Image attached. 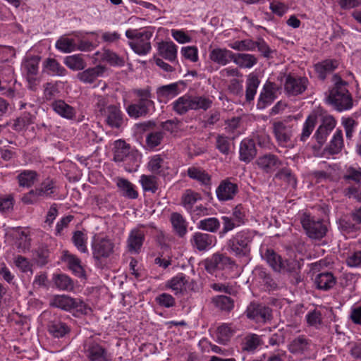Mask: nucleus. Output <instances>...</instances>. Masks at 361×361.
<instances>
[{
  "label": "nucleus",
  "instance_id": "1",
  "mask_svg": "<svg viewBox=\"0 0 361 361\" xmlns=\"http://www.w3.org/2000/svg\"><path fill=\"white\" fill-rule=\"evenodd\" d=\"M109 99L108 96L94 95V113L97 117H103L109 127L120 128L123 123V114L119 106L109 104Z\"/></svg>",
  "mask_w": 361,
  "mask_h": 361
},
{
  "label": "nucleus",
  "instance_id": "2",
  "mask_svg": "<svg viewBox=\"0 0 361 361\" xmlns=\"http://www.w3.org/2000/svg\"><path fill=\"white\" fill-rule=\"evenodd\" d=\"M255 234L256 231L250 229H243L237 232L226 242L227 250L235 257L248 256Z\"/></svg>",
  "mask_w": 361,
  "mask_h": 361
},
{
  "label": "nucleus",
  "instance_id": "3",
  "mask_svg": "<svg viewBox=\"0 0 361 361\" xmlns=\"http://www.w3.org/2000/svg\"><path fill=\"white\" fill-rule=\"evenodd\" d=\"M126 36L128 39H132L128 42L130 48L138 55L147 54L152 49L150 39L152 37V32L145 30L138 32L137 30H127Z\"/></svg>",
  "mask_w": 361,
  "mask_h": 361
},
{
  "label": "nucleus",
  "instance_id": "4",
  "mask_svg": "<svg viewBox=\"0 0 361 361\" xmlns=\"http://www.w3.org/2000/svg\"><path fill=\"white\" fill-rule=\"evenodd\" d=\"M83 352L90 361H112L111 354L101 344L100 339L94 336L84 341Z\"/></svg>",
  "mask_w": 361,
  "mask_h": 361
},
{
  "label": "nucleus",
  "instance_id": "5",
  "mask_svg": "<svg viewBox=\"0 0 361 361\" xmlns=\"http://www.w3.org/2000/svg\"><path fill=\"white\" fill-rule=\"evenodd\" d=\"M300 223L307 236L312 239L320 240L323 238L328 231L327 226L323 220L316 219L307 213H303L301 215Z\"/></svg>",
  "mask_w": 361,
  "mask_h": 361
},
{
  "label": "nucleus",
  "instance_id": "6",
  "mask_svg": "<svg viewBox=\"0 0 361 361\" xmlns=\"http://www.w3.org/2000/svg\"><path fill=\"white\" fill-rule=\"evenodd\" d=\"M327 101L338 111L349 110L353 106L352 95L346 87H332Z\"/></svg>",
  "mask_w": 361,
  "mask_h": 361
},
{
  "label": "nucleus",
  "instance_id": "7",
  "mask_svg": "<svg viewBox=\"0 0 361 361\" xmlns=\"http://www.w3.org/2000/svg\"><path fill=\"white\" fill-rule=\"evenodd\" d=\"M49 305L65 311L75 310L87 314L88 307L80 298H73L66 295H56L49 300Z\"/></svg>",
  "mask_w": 361,
  "mask_h": 361
},
{
  "label": "nucleus",
  "instance_id": "8",
  "mask_svg": "<svg viewBox=\"0 0 361 361\" xmlns=\"http://www.w3.org/2000/svg\"><path fill=\"white\" fill-rule=\"evenodd\" d=\"M273 133L277 142L284 147L292 145L294 124L288 119L275 121L273 123Z\"/></svg>",
  "mask_w": 361,
  "mask_h": 361
},
{
  "label": "nucleus",
  "instance_id": "9",
  "mask_svg": "<svg viewBox=\"0 0 361 361\" xmlns=\"http://www.w3.org/2000/svg\"><path fill=\"white\" fill-rule=\"evenodd\" d=\"M114 243L107 236H94L92 243L93 257L96 260L109 257L113 252Z\"/></svg>",
  "mask_w": 361,
  "mask_h": 361
},
{
  "label": "nucleus",
  "instance_id": "10",
  "mask_svg": "<svg viewBox=\"0 0 361 361\" xmlns=\"http://www.w3.org/2000/svg\"><path fill=\"white\" fill-rule=\"evenodd\" d=\"M309 84L307 77L288 75L286 77L284 90L288 97L298 96L306 91Z\"/></svg>",
  "mask_w": 361,
  "mask_h": 361
},
{
  "label": "nucleus",
  "instance_id": "11",
  "mask_svg": "<svg viewBox=\"0 0 361 361\" xmlns=\"http://www.w3.org/2000/svg\"><path fill=\"white\" fill-rule=\"evenodd\" d=\"M245 314L247 318L257 322L266 323L272 319L271 309L263 304L251 302L247 306Z\"/></svg>",
  "mask_w": 361,
  "mask_h": 361
},
{
  "label": "nucleus",
  "instance_id": "12",
  "mask_svg": "<svg viewBox=\"0 0 361 361\" xmlns=\"http://www.w3.org/2000/svg\"><path fill=\"white\" fill-rule=\"evenodd\" d=\"M279 90V87L276 83L267 80L260 92L257 104V109H264L271 105L276 99Z\"/></svg>",
  "mask_w": 361,
  "mask_h": 361
},
{
  "label": "nucleus",
  "instance_id": "13",
  "mask_svg": "<svg viewBox=\"0 0 361 361\" xmlns=\"http://www.w3.org/2000/svg\"><path fill=\"white\" fill-rule=\"evenodd\" d=\"M287 347L288 351L294 355H305L311 351L312 341L305 335H299L293 338Z\"/></svg>",
  "mask_w": 361,
  "mask_h": 361
},
{
  "label": "nucleus",
  "instance_id": "14",
  "mask_svg": "<svg viewBox=\"0 0 361 361\" xmlns=\"http://www.w3.org/2000/svg\"><path fill=\"white\" fill-rule=\"evenodd\" d=\"M143 227V225H140L133 228L129 233L126 244L128 251L130 254H138L141 250L145 238V232L142 229Z\"/></svg>",
  "mask_w": 361,
  "mask_h": 361
},
{
  "label": "nucleus",
  "instance_id": "15",
  "mask_svg": "<svg viewBox=\"0 0 361 361\" xmlns=\"http://www.w3.org/2000/svg\"><path fill=\"white\" fill-rule=\"evenodd\" d=\"M336 125V121L333 116H324L322 118L321 124L317 129L314 137L319 145H323L330 133L334 129Z\"/></svg>",
  "mask_w": 361,
  "mask_h": 361
},
{
  "label": "nucleus",
  "instance_id": "16",
  "mask_svg": "<svg viewBox=\"0 0 361 361\" xmlns=\"http://www.w3.org/2000/svg\"><path fill=\"white\" fill-rule=\"evenodd\" d=\"M185 87V82L183 80H179L178 82L158 87L157 94L158 97L161 99L170 100L183 92Z\"/></svg>",
  "mask_w": 361,
  "mask_h": 361
},
{
  "label": "nucleus",
  "instance_id": "17",
  "mask_svg": "<svg viewBox=\"0 0 361 361\" xmlns=\"http://www.w3.org/2000/svg\"><path fill=\"white\" fill-rule=\"evenodd\" d=\"M216 242V238L214 235L199 231L194 233L190 239L192 247L200 252L209 250Z\"/></svg>",
  "mask_w": 361,
  "mask_h": 361
},
{
  "label": "nucleus",
  "instance_id": "18",
  "mask_svg": "<svg viewBox=\"0 0 361 361\" xmlns=\"http://www.w3.org/2000/svg\"><path fill=\"white\" fill-rule=\"evenodd\" d=\"M281 272L287 273L292 277L291 282L298 285L302 281L300 275V263L296 259H283L281 265Z\"/></svg>",
  "mask_w": 361,
  "mask_h": 361
},
{
  "label": "nucleus",
  "instance_id": "19",
  "mask_svg": "<svg viewBox=\"0 0 361 361\" xmlns=\"http://www.w3.org/2000/svg\"><path fill=\"white\" fill-rule=\"evenodd\" d=\"M339 62L336 59H328L318 62L314 65V68L319 79L324 80L327 75L338 68Z\"/></svg>",
  "mask_w": 361,
  "mask_h": 361
},
{
  "label": "nucleus",
  "instance_id": "20",
  "mask_svg": "<svg viewBox=\"0 0 361 361\" xmlns=\"http://www.w3.org/2000/svg\"><path fill=\"white\" fill-rule=\"evenodd\" d=\"M238 191V185L228 180L222 181L216 190V196L220 201L233 199Z\"/></svg>",
  "mask_w": 361,
  "mask_h": 361
},
{
  "label": "nucleus",
  "instance_id": "21",
  "mask_svg": "<svg viewBox=\"0 0 361 361\" xmlns=\"http://www.w3.org/2000/svg\"><path fill=\"white\" fill-rule=\"evenodd\" d=\"M233 52L225 48H215L209 52V56L212 61L220 66H226L233 61Z\"/></svg>",
  "mask_w": 361,
  "mask_h": 361
},
{
  "label": "nucleus",
  "instance_id": "22",
  "mask_svg": "<svg viewBox=\"0 0 361 361\" xmlns=\"http://www.w3.org/2000/svg\"><path fill=\"white\" fill-rule=\"evenodd\" d=\"M138 156V152L132 149L130 145L124 140L115 141L114 158H137Z\"/></svg>",
  "mask_w": 361,
  "mask_h": 361
},
{
  "label": "nucleus",
  "instance_id": "23",
  "mask_svg": "<svg viewBox=\"0 0 361 361\" xmlns=\"http://www.w3.org/2000/svg\"><path fill=\"white\" fill-rule=\"evenodd\" d=\"M158 54L170 62H173L177 58V46L173 42H159L157 44Z\"/></svg>",
  "mask_w": 361,
  "mask_h": 361
},
{
  "label": "nucleus",
  "instance_id": "24",
  "mask_svg": "<svg viewBox=\"0 0 361 361\" xmlns=\"http://www.w3.org/2000/svg\"><path fill=\"white\" fill-rule=\"evenodd\" d=\"M104 68L102 66H97L93 68H89L82 72H79L76 77L82 82L85 84H92L95 80L103 74Z\"/></svg>",
  "mask_w": 361,
  "mask_h": 361
},
{
  "label": "nucleus",
  "instance_id": "25",
  "mask_svg": "<svg viewBox=\"0 0 361 361\" xmlns=\"http://www.w3.org/2000/svg\"><path fill=\"white\" fill-rule=\"evenodd\" d=\"M314 283L318 289L329 290L336 285V278L331 272H322L316 276Z\"/></svg>",
  "mask_w": 361,
  "mask_h": 361
},
{
  "label": "nucleus",
  "instance_id": "26",
  "mask_svg": "<svg viewBox=\"0 0 361 361\" xmlns=\"http://www.w3.org/2000/svg\"><path fill=\"white\" fill-rule=\"evenodd\" d=\"M63 259L75 276H84V269L81 265L80 259L77 256L66 251L63 253Z\"/></svg>",
  "mask_w": 361,
  "mask_h": 361
},
{
  "label": "nucleus",
  "instance_id": "27",
  "mask_svg": "<svg viewBox=\"0 0 361 361\" xmlns=\"http://www.w3.org/2000/svg\"><path fill=\"white\" fill-rule=\"evenodd\" d=\"M171 106L173 111L178 115L182 116L187 114L192 110L191 94H185L178 97L171 104Z\"/></svg>",
  "mask_w": 361,
  "mask_h": 361
},
{
  "label": "nucleus",
  "instance_id": "28",
  "mask_svg": "<svg viewBox=\"0 0 361 361\" xmlns=\"http://www.w3.org/2000/svg\"><path fill=\"white\" fill-rule=\"evenodd\" d=\"M260 84L258 76L254 73H250L246 79L245 100L251 102L254 100L257 90Z\"/></svg>",
  "mask_w": 361,
  "mask_h": 361
},
{
  "label": "nucleus",
  "instance_id": "29",
  "mask_svg": "<svg viewBox=\"0 0 361 361\" xmlns=\"http://www.w3.org/2000/svg\"><path fill=\"white\" fill-rule=\"evenodd\" d=\"M51 108L61 117L66 119H73L75 116V110L63 100H56L52 102Z\"/></svg>",
  "mask_w": 361,
  "mask_h": 361
},
{
  "label": "nucleus",
  "instance_id": "30",
  "mask_svg": "<svg viewBox=\"0 0 361 361\" xmlns=\"http://www.w3.org/2000/svg\"><path fill=\"white\" fill-rule=\"evenodd\" d=\"M70 331V327L59 320L51 321L48 325V331L54 338H63L69 334Z\"/></svg>",
  "mask_w": 361,
  "mask_h": 361
},
{
  "label": "nucleus",
  "instance_id": "31",
  "mask_svg": "<svg viewBox=\"0 0 361 361\" xmlns=\"http://www.w3.org/2000/svg\"><path fill=\"white\" fill-rule=\"evenodd\" d=\"M262 345V339L259 336L255 334H249L242 340L240 343L241 350L243 352L253 353Z\"/></svg>",
  "mask_w": 361,
  "mask_h": 361
},
{
  "label": "nucleus",
  "instance_id": "32",
  "mask_svg": "<svg viewBox=\"0 0 361 361\" xmlns=\"http://www.w3.org/2000/svg\"><path fill=\"white\" fill-rule=\"evenodd\" d=\"M233 61L241 68H251L257 63V59L250 54L233 53Z\"/></svg>",
  "mask_w": 361,
  "mask_h": 361
},
{
  "label": "nucleus",
  "instance_id": "33",
  "mask_svg": "<svg viewBox=\"0 0 361 361\" xmlns=\"http://www.w3.org/2000/svg\"><path fill=\"white\" fill-rule=\"evenodd\" d=\"M151 106L150 104L137 101L135 104H130L126 108V111L130 117L137 118L145 116L149 113Z\"/></svg>",
  "mask_w": 361,
  "mask_h": 361
},
{
  "label": "nucleus",
  "instance_id": "34",
  "mask_svg": "<svg viewBox=\"0 0 361 361\" xmlns=\"http://www.w3.org/2000/svg\"><path fill=\"white\" fill-rule=\"evenodd\" d=\"M263 258L269 266L276 272H281V265L283 259L272 249H266L262 255Z\"/></svg>",
  "mask_w": 361,
  "mask_h": 361
},
{
  "label": "nucleus",
  "instance_id": "35",
  "mask_svg": "<svg viewBox=\"0 0 361 361\" xmlns=\"http://www.w3.org/2000/svg\"><path fill=\"white\" fill-rule=\"evenodd\" d=\"M317 123V114L316 113H312L306 118L302 133L300 135V140L302 142H305L312 134L315 126Z\"/></svg>",
  "mask_w": 361,
  "mask_h": 361
},
{
  "label": "nucleus",
  "instance_id": "36",
  "mask_svg": "<svg viewBox=\"0 0 361 361\" xmlns=\"http://www.w3.org/2000/svg\"><path fill=\"white\" fill-rule=\"evenodd\" d=\"M343 146V133L341 130L338 129L325 150L327 151L330 155H334L341 152Z\"/></svg>",
  "mask_w": 361,
  "mask_h": 361
},
{
  "label": "nucleus",
  "instance_id": "37",
  "mask_svg": "<svg viewBox=\"0 0 361 361\" xmlns=\"http://www.w3.org/2000/svg\"><path fill=\"white\" fill-rule=\"evenodd\" d=\"M257 149L255 141L252 139H244L240 145V158H253L256 156Z\"/></svg>",
  "mask_w": 361,
  "mask_h": 361
},
{
  "label": "nucleus",
  "instance_id": "38",
  "mask_svg": "<svg viewBox=\"0 0 361 361\" xmlns=\"http://www.w3.org/2000/svg\"><path fill=\"white\" fill-rule=\"evenodd\" d=\"M201 200V195L192 190H186L181 198L183 206L188 212L195 207V204Z\"/></svg>",
  "mask_w": 361,
  "mask_h": 361
},
{
  "label": "nucleus",
  "instance_id": "39",
  "mask_svg": "<svg viewBox=\"0 0 361 361\" xmlns=\"http://www.w3.org/2000/svg\"><path fill=\"white\" fill-rule=\"evenodd\" d=\"M212 302L221 311L230 312L234 307V301L226 295H217L212 298Z\"/></svg>",
  "mask_w": 361,
  "mask_h": 361
},
{
  "label": "nucleus",
  "instance_id": "40",
  "mask_svg": "<svg viewBox=\"0 0 361 361\" xmlns=\"http://www.w3.org/2000/svg\"><path fill=\"white\" fill-rule=\"evenodd\" d=\"M197 228L210 233H216L220 228V221L217 218L209 217L200 220L197 224Z\"/></svg>",
  "mask_w": 361,
  "mask_h": 361
},
{
  "label": "nucleus",
  "instance_id": "41",
  "mask_svg": "<svg viewBox=\"0 0 361 361\" xmlns=\"http://www.w3.org/2000/svg\"><path fill=\"white\" fill-rule=\"evenodd\" d=\"M35 116L30 113L24 112L20 117L17 118L13 124V129L16 131H22L28 126L35 122Z\"/></svg>",
  "mask_w": 361,
  "mask_h": 361
},
{
  "label": "nucleus",
  "instance_id": "42",
  "mask_svg": "<svg viewBox=\"0 0 361 361\" xmlns=\"http://www.w3.org/2000/svg\"><path fill=\"white\" fill-rule=\"evenodd\" d=\"M212 100L207 97L191 95L192 110L207 111L212 106Z\"/></svg>",
  "mask_w": 361,
  "mask_h": 361
},
{
  "label": "nucleus",
  "instance_id": "43",
  "mask_svg": "<svg viewBox=\"0 0 361 361\" xmlns=\"http://www.w3.org/2000/svg\"><path fill=\"white\" fill-rule=\"evenodd\" d=\"M118 188L122 191L123 195L130 199H136L138 197L137 192L134 185L128 180L119 178L117 181Z\"/></svg>",
  "mask_w": 361,
  "mask_h": 361
},
{
  "label": "nucleus",
  "instance_id": "44",
  "mask_svg": "<svg viewBox=\"0 0 361 361\" xmlns=\"http://www.w3.org/2000/svg\"><path fill=\"white\" fill-rule=\"evenodd\" d=\"M53 281L57 288L62 290H71L74 285L72 279L66 274H54Z\"/></svg>",
  "mask_w": 361,
  "mask_h": 361
},
{
  "label": "nucleus",
  "instance_id": "45",
  "mask_svg": "<svg viewBox=\"0 0 361 361\" xmlns=\"http://www.w3.org/2000/svg\"><path fill=\"white\" fill-rule=\"evenodd\" d=\"M171 221L173 228L180 237H183L187 233V225L183 216L179 213H173Z\"/></svg>",
  "mask_w": 361,
  "mask_h": 361
},
{
  "label": "nucleus",
  "instance_id": "46",
  "mask_svg": "<svg viewBox=\"0 0 361 361\" xmlns=\"http://www.w3.org/2000/svg\"><path fill=\"white\" fill-rule=\"evenodd\" d=\"M37 189L38 190V195L42 199L50 198L56 192V183L53 180L47 178Z\"/></svg>",
  "mask_w": 361,
  "mask_h": 361
},
{
  "label": "nucleus",
  "instance_id": "47",
  "mask_svg": "<svg viewBox=\"0 0 361 361\" xmlns=\"http://www.w3.org/2000/svg\"><path fill=\"white\" fill-rule=\"evenodd\" d=\"M65 65L73 71H81L86 66V63L79 54L68 56L64 59Z\"/></svg>",
  "mask_w": 361,
  "mask_h": 361
},
{
  "label": "nucleus",
  "instance_id": "48",
  "mask_svg": "<svg viewBox=\"0 0 361 361\" xmlns=\"http://www.w3.org/2000/svg\"><path fill=\"white\" fill-rule=\"evenodd\" d=\"M56 48L63 53H71L77 50V44L73 39L61 37L56 42Z\"/></svg>",
  "mask_w": 361,
  "mask_h": 361
},
{
  "label": "nucleus",
  "instance_id": "49",
  "mask_svg": "<svg viewBox=\"0 0 361 361\" xmlns=\"http://www.w3.org/2000/svg\"><path fill=\"white\" fill-rule=\"evenodd\" d=\"M212 262L219 269L232 268L235 266V262L230 257L224 254H214L212 258Z\"/></svg>",
  "mask_w": 361,
  "mask_h": 361
},
{
  "label": "nucleus",
  "instance_id": "50",
  "mask_svg": "<svg viewBox=\"0 0 361 361\" xmlns=\"http://www.w3.org/2000/svg\"><path fill=\"white\" fill-rule=\"evenodd\" d=\"M39 60L40 58L38 56H32L25 59L23 68L26 75H35L38 74Z\"/></svg>",
  "mask_w": 361,
  "mask_h": 361
},
{
  "label": "nucleus",
  "instance_id": "51",
  "mask_svg": "<svg viewBox=\"0 0 361 361\" xmlns=\"http://www.w3.org/2000/svg\"><path fill=\"white\" fill-rule=\"evenodd\" d=\"M186 281L185 276L183 274H179L167 282V286L177 295L183 291Z\"/></svg>",
  "mask_w": 361,
  "mask_h": 361
},
{
  "label": "nucleus",
  "instance_id": "52",
  "mask_svg": "<svg viewBox=\"0 0 361 361\" xmlns=\"http://www.w3.org/2000/svg\"><path fill=\"white\" fill-rule=\"evenodd\" d=\"M87 235L82 231H76L73 233L72 242L76 248L82 253H86L87 252Z\"/></svg>",
  "mask_w": 361,
  "mask_h": 361
},
{
  "label": "nucleus",
  "instance_id": "53",
  "mask_svg": "<svg viewBox=\"0 0 361 361\" xmlns=\"http://www.w3.org/2000/svg\"><path fill=\"white\" fill-rule=\"evenodd\" d=\"M140 183L145 191H150L154 193L158 189L157 178L154 176L142 175Z\"/></svg>",
  "mask_w": 361,
  "mask_h": 361
},
{
  "label": "nucleus",
  "instance_id": "54",
  "mask_svg": "<svg viewBox=\"0 0 361 361\" xmlns=\"http://www.w3.org/2000/svg\"><path fill=\"white\" fill-rule=\"evenodd\" d=\"M45 67L51 72L52 75L64 76L67 73L66 69L54 59H47L45 61Z\"/></svg>",
  "mask_w": 361,
  "mask_h": 361
},
{
  "label": "nucleus",
  "instance_id": "55",
  "mask_svg": "<svg viewBox=\"0 0 361 361\" xmlns=\"http://www.w3.org/2000/svg\"><path fill=\"white\" fill-rule=\"evenodd\" d=\"M19 185L29 188L34 184L37 178V173L34 171H24L18 176Z\"/></svg>",
  "mask_w": 361,
  "mask_h": 361
},
{
  "label": "nucleus",
  "instance_id": "56",
  "mask_svg": "<svg viewBox=\"0 0 361 361\" xmlns=\"http://www.w3.org/2000/svg\"><path fill=\"white\" fill-rule=\"evenodd\" d=\"M257 164L265 172L271 173L278 169L282 163L279 159H257Z\"/></svg>",
  "mask_w": 361,
  "mask_h": 361
},
{
  "label": "nucleus",
  "instance_id": "57",
  "mask_svg": "<svg viewBox=\"0 0 361 361\" xmlns=\"http://www.w3.org/2000/svg\"><path fill=\"white\" fill-rule=\"evenodd\" d=\"M188 175L192 179L197 180L204 184L209 182L210 178L209 175L200 168L192 166L188 169Z\"/></svg>",
  "mask_w": 361,
  "mask_h": 361
},
{
  "label": "nucleus",
  "instance_id": "58",
  "mask_svg": "<svg viewBox=\"0 0 361 361\" xmlns=\"http://www.w3.org/2000/svg\"><path fill=\"white\" fill-rule=\"evenodd\" d=\"M229 47L239 51H254L256 49L255 42L250 39L235 41L230 44Z\"/></svg>",
  "mask_w": 361,
  "mask_h": 361
},
{
  "label": "nucleus",
  "instance_id": "59",
  "mask_svg": "<svg viewBox=\"0 0 361 361\" xmlns=\"http://www.w3.org/2000/svg\"><path fill=\"white\" fill-rule=\"evenodd\" d=\"M230 217H232L233 221L235 222L238 226L243 225L247 220L245 208L241 204H238L233 208Z\"/></svg>",
  "mask_w": 361,
  "mask_h": 361
},
{
  "label": "nucleus",
  "instance_id": "60",
  "mask_svg": "<svg viewBox=\"0 0 361 361\" xmlns=\"http://www.w3.org/2000/svg\"><path fill=\"white\" fill-rule=\"evenodd\" d=\"M221 220H222V228L219 232V238H224L226 233L233 231L236 227H238V226L236 224V223L233 221L232 217H230L228 216H223L221 217Z\"/></svg>",
  "mask_w": 361,
  "mask_h": 361
},
{
  "label": "nucleus",
  "instance_id": "61",
  "mask_svg": "<svg viewBox=\"0 0 361 361\" xmlns=\"http://www.w3.org/2000/svg\"><path fill=\"white\" fill-rule=\"evenodd\" d=\"M133 94L138 97V101L142 102L143 103L154 105V102L151 99V87H147L144 89H135L133 91Z\"/></svg>",
  "mask_w": 361,
  "mask_h": 361
},
{
  "label": "nucleus",
  "instance_id": "62",
  "mask_svg": "<svg viewBox=\"0 0 361 361\" xmlns=\"http://www.w3.org/2000/svg\"><path fill=\"white\" fill-rule=\"evenodd\" d=\"M306 320L309 326L318 328L322 322L321 312L317 309L310 311L306 315Z\"/></svg>",
  "mask_w": 361,
  "mask_h": 361
},
{
  "label": "nucleus",
  "instance_id": "63",
  "mask_svg": "<svg viewBox=\"0 0 361 361\" xmlns=\"http://www.w3.org/2000/svg\"><path fill=\"white\" fill-rule=\"evenodd\" d=\"M216 148L224 154L228 155L230 152L231 143L228 137L219 135L216 139Z\"/></svg>",
  "mask_w": 361,
  "mask_h": 361
},
{
  "label": "nucleus",
  "instance_id": "64",
  "mask_svg": "<svg viewBox=\"0 0 361 361\" xmlns=\"http://www.w3.org/2000/svg\"><path fill=\"white\" fill-rule=\"evenodd\" d=\"M240 118L237 116L226 121L225 130L226 133L233 135L232 139H234L238 135V132L236 133V130L240 126Z\"/></svg>",
  "mask_w": 361,
  "mask_h": 361
}]
</instances>
